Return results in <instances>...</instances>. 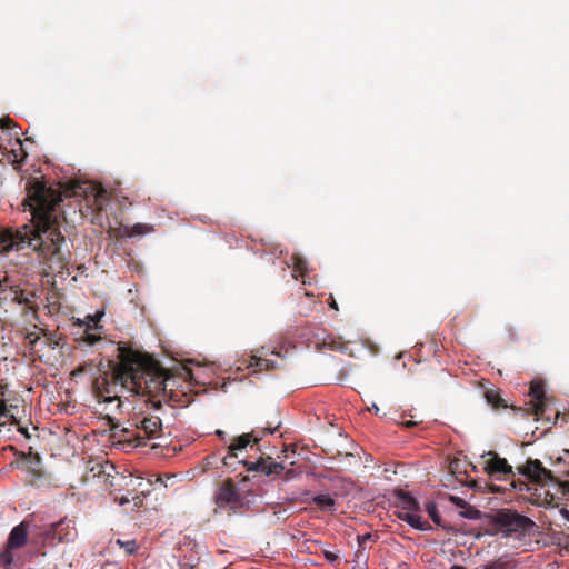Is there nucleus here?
Returning a JSON list of instances; mask_svg holds the SVG:
<instances>
[{
	"label": "nucleus",
	"mask_w": 569,
	"mask_h": 569,
	"mask_svg": "<svg viewBox=\"0 0 569 569\" xmlns=\"http://www.w3.org/2000/svg\"><path fill=\"white\" fill-rule=\"evenodd\" d=\"M27 196L22 201L24 211L31 213V223L17 230H6L0 234L4 251H19L32 248L43 258L47 273L62 276L68 271L71 252L63 249L66 239L60 231L56 207L63 197H71L72 189L62 190V184L48 186L43 178H31L26 186Z\"/></svg>",
	"instance_id": "obj_1"
},
{
	"label": "nucleus",
	"mask_w": 569,
	"mask_h": 569,
	"mask_svg": "<svg viewBox=\"0 0 569 569\" xmlns=\"http://www.w3.org/2000/svg\"><path fill=\"white\" fill-rule=\"evenodd\" d=\"M116 351L119 362L109 361L108 369L96 382L99 403L108 416L121 409L122 391L132 395L141 393L142 379L154 369L153 360L140 351L122 345H119Z\"/></svg>",
	"instance_id": "obj_2"
},
{
	"label": "nucleus",
	"mask_w": 569,
	"mask_h": 569,
	"mask_svg": "<svg viewBox=\"0 0 569 569\" xmlns=\"http://www.w3.org/2000/svg\"><path fill=\"white\" fill-rule=\"evenodd\" d=\"M495 522L506 536L523 535L533 525L532 521L509 509L500 510L495 516Z\"/></svg>",
	"instance_id": "obj_3"
},
{
	"label": "nucleus",
	"mask_w": 569,
	"mask_h": 569,
	"mask_svg": "<svg viewBox=\"0 0 569 569\" xmlns=\"http://www.w3.org/2000/svg\"><path fill=\"white\" fill-rule=\"evenodd\" d=\"M214 503L219 509L237 510L249 503L241 496L232 481H223L214 495Z\"/></svg>",
	"instance_id": "obj_4"
},
{
	"label": "nucleus",
	"mask_w": 569,
	"mask_h": 569,
	"mask_svg": "<svg viewBox=\"0 0 569 569\" xmlns=\"http://www.w3.org/2000/svg\"><path fill=\"white\" fill-rule=\"evenodd\" d=\"M78 327V333L81 332L79 341L89 347H103L112 341L107 340L103 327L100 322H73Z\"/></svg>",
	"instance_id": "obj_5"
},
{
	"label": "nucleus",
	"mask_w": 569,
	"mask_h": 569,
	"mask_svg": "<svg viewBox=\"0 0 569 569\" xmlns=\"http://www.w3.org/2000/svg\"><path fill=\"white\" fill-rule=\"evenodd\" d=\"M27 536L26 522H21L11 530L7 540V547L0 552V565L11 566L14 563L13 550L21 548L26 543Z\"/></svg>",
	"instance_id": "obj_6"
},
{
	"label": "nucleus",
	"mask_w": 569,
	"mask_h": 569,
	"mask_svg": "<svg viewBox=\"0 0 569 569\" xmlns=\"http://www.w3.org/2000/svg\"><path fill=\"white\" fill-rule=\"evenodd\" d=\"M396 497V507H397V516L399 519H403L406 513L412 515L415 512H420V505L415 497L409 495L403 490H397L395 492Z\"/></svg>",
	"instance_id": "obj_7"
},
{
	"label": "nucleus",
	"mask_w": 569,
	"mask_h": 569,
	"mask_svg": "<svg viewBox=\"0 0 569 569\" xmlns=\"http://www.w3.org/2000/svg\"><path fill=\"white\" fill-rule=\"evenodd\" d=\"M522 473L539 483L552 482L555 480L551 471L543 468L541 462L537 459L527 461Z\"/></svg>",
	"instance_id": "obj_8"
},
{
	"label": "nucleus",
	"mask_w": 569,
	"mask_h": 569,
	"mask_svg": "<svg viewBox=\"0 0 569 569\" xmlns=\"http://www.w3.org/2000/svg\"><path fill=\"white\" fill-rule=\"evenodd\" d=\"M486 457H489V460L485 462V470L488 473L513 475L512 467L505 458H500L493 451H485L481 455V458Z\"/></svg>",
	"instance_id": "obj_9"
},
{
	"label": "nucleus",
	"mask_w": 569,
	"mask_h": 569,
	"mask_svg": "<svg viewBox=\"0 0 569 569\" xmlns=\"http://www.w3.org/2000/svg\"><path fill=\"white\" fill-rule=\"evenodd\" d=\"M137 427L140 430L141 433H139V438L143 437L148 439H157L160 436H157L158 431H161L162 423L160 418L158 417H144L141 420L137 422Z\"/></svg>",
	"instance_id": "obj_10"
},
{
	"label": "nucleus",
	"mask_w": 569,
	"mask_h": 569,
	"mask_svg": "<svg viewBox=\"0 0 569 569\" xmlns=\"http://www.w3.org/2000/svg\"><path fill=\"white\" fill-rule=\"evenodd\" d=\"M530 396L532 397L531 410L540 417L545 412V387L541 381H532L530 386Z\"/></svg>",
	"instance_id": "obj_11"
},
{
	"label": "nucleus",
	"mask_w": 569,
	"mask_h": 569,
	"mask_svg": "<svg viewBox=\"0 0 569 569\" xmlns=\"http://www.w3.org/2000/svg\"><path fill=\"white\" fill-rule=\"evenodd\" d=\"M261 436H253L252 433H243L234 439V442L228 447V453L231 458H237V451L246 449L251 441L258 442Z\"/></svg>",
	"instance_id": "obj_12"
},
{
	"label": "nucleus",
	"mask_w": 569,
	"mask_h": 569,
	"mask_svg": "<svg viewBox=\"0 0 569 569\" xmlns=\"http://www.w3.org/2000/svg\"><path fill=\"white\" fill-rule=\"evenodd\" d=\"M16 144H18V149H12L7 154V161L13 166L16 170H19L27 158V152L22 148V142L19 138L16 140Z\"/></svg>",
	"instance_id": "obj_13"
},
{
	"label": "nucleus",
	"mask_w": 569,
	"mask_h": 569,
	"mask_svg": "<svg viewBox=\"0 0 569 569\" xmlns=\"http://www.w3.org/2000/svg\"><path fill=\"white\" fill-rule=\"evenodd\" d=\"M402 521L407 522L412 529L419 531H430L432 527L428 521L423 520L419 512H415L412 515L406 513Z\"/></svg>",
	"instance_id": "obj_14"
},
{
	"label": "nucleus",
	"mask_w": 569,
	"mask_h": 569,
	"mask_svg": "<svg viewBox=\"0 0 569 569\" xmlns=\"http://www.w3.org/2000/svg\"><path fill=\"white\" fill-rule=\"evenodd\" d=\"M312 502L319 507L322 511H333L336 501L329 493H319L312 497Z\"/></svg>",
	"instance_id": "obj_15"
},
{
	"label": "nucleus",
	"mask_w": 569,
	"mask_h": 569,
	"mask_svg": "<svg viewBox=\"0 0 569 569\" xmlns=\"http://www.w3.org/2000/svg\"><path fill=\"white\" fill-rule=\"evenodd\" d=\"M271 367H274V363L271 360L262 359L256 355L250 357L249 363L247 365V368H256L259 371Z\"/></svg>",
	"instance_id": "obj_16"
},
{
	"label": "nucleus",
	"mask_w": 569,
	"mask_h": 569,
	"mask_svg": "<svg viewBox=\"0 0 569 569\" xmlns=\"http://www.w3.org/2000/svg\"><path fill=\"white\" fill-rule=\"evenodd\" d=\"M150 231V227L143 223H137L132 227L126 226L123 234L127 237L142 236Z\"/></svg>",
	"instance_id": "obj_17"
},
{
	"label": "nucleus",
	"mask_w": 569,
	"mask_h": 569,
	"mask_svg": "<svg viewBox=\"0 0 569 569\" xmlns=\"http://www.w3.org/2000/svg\"><path fill=\"white\" fill-rule=\"evenodd\" d=\"M321 552L325 559L331 565L337 563L341 559V555L338 549H331L326 545H321Z\"/></svg>",
	"instance_id": "obj_18"
},
{
	"label": "nucleus",
	"mask_w": 569,
	"mask_h": 569,
	"mask_svg": "<svg viewBox=\"0 0 569 569\" xmlns=\"http://www.w3.org/2000/svg\"><path fill=\"white\" fill-rule=\"evenodd\" d=\"M263 467L264 468L262 470V473L266 476L279 475L284 469V467L281 463L273 461H264Z\"/></svg>",
	"instance_id": "obj_19"
},
{
	"label": "nucleus",
	"mask_w": 569,
	"mask_h": 569,
	"mask_svg": "<svg viewBox=\"0 0 569 569\" xmlns=\"http://www.w3.org/2000/svg\"><path fill=\"white\" fill-rule=\"evenodd\" d=\"M131 485L136 489H140L141 492L144 495L146 492L150 491V487L153 485V481L151 479L144 481L142 478L138 477V478L131 479Z\"/></svg>",
	"instance_id": "obj_20"
},
{
	"label": "nucleus",
	"mask_w": 569,
	"mask_h": 569,
	"mask_svg": "<svg viewBox=\"0 0 569 569\" xmlns=\"http://www.w3.org/2000/svg\"><path fill=\"white\" fill-rule=\"evenodd\" d=\"M426 511L428 512L429 517L433 520L435 523H440V516L436 502L428 501L426 503Z\"/></svg>",
	"instance_id": "obj_21"
},
{
	"label": "nucleus",
	"mask_w": 569,
	"mask_h": 569,
	"mask_svg": "<svg viewBox=\"0 0 569 569\" xmlns=\"http://www.w3.org/2000/svg\"><path fill=\"white\" fill-rule=\"evenodd\" d=\"M486 399L493 407H497V406L501 405V399L499 398V395L497 392H495L493 390H488L486 392Z\"/></svg>",
	"instance_id": "obj_22"
},
{
	"label": "nucleus",
	"mask_w": 569,
	"mask_h": 569,
	"mask_svg": "<svg viewBox=\"0 0 569 569\" xmlns=\"http://www.w3.org/2000/svg\"><path fill=\"white\" fill-rule=\"evenodd\" d=\"M2 419H14V416L11 412V409L8 408L3 401H0V421Z\"/></svg>",
	"instance_id": "obj_23"
},
{
	"label": "nucleus",
	"mask_w": 569,
	"mask_h": 569,
	"mask_svg": "<svg viewBox=\"0 0 569 569\" xmlns=\"http://www.w3.org/2000/svg\"><path fill=\"white\" fill-rule=\"evenodd\" d=\"M118 543H120L124 548L127 553H129V555L134 553L137 550V543L134 540H128V541L118 540Z\"/></svg>",
	"instance_id": "obj_24"
},
{
	"label": "nucleus",
	"mask_w": 569,
	"mask_h": 569,
	"mask_svg": "<svg viewBox=\"0 0 569 569\" xmlns=\"http://www.w3.org/2000/svg\"><path fill=\"white\" fill-rule=\"evenodd\" d=\"M295 269L303 272L307 270V261L301 257H293Z\"/></svg>",
	"instance_id": "obj_25"
},
{
	"label": "nucleus",
	"mask_w": 569,
	"mask_h": 569,
	"mask_svg": "<svg viewBox=\"0 0 569 569\" xmlns=\"http://www.w3.org/2000/svg\"><path fill=\"white\" fill-rule=\"evenodd\" d=\"M263 463H264L263 460H258V461H253V462H247L246 465H247L249 471H257V472L262 473V470L264 468Z\"/></svg>",
	"instance_id": "obj_26"
},
{
	"label": "nucleus",
	"mask_w": 569,
	"mask_h": 569,
	"mask_svg": "<svg viewBox=\"0 0 569 569\" xmlns=\"http://www.w3.org/2000/svg\"><path fill=\"white\" fill-rule=\"evenodd\" d=\"M177 371L184 379H192L193 377L191 369L187 365H181L179 368H177Z\"/></svg>",
	"instance_id": "obj_27"
},
{
	"label": "nucleus",
	"mask_w": 569,
	"mask_h": 569,
	"mask_svg": "<svg viewBox=\"0 0 569 569\" xmlns=\"http://www.w3.org/2000/svg\"><path fill=\"white\" fill-rule=\"evenodd\" d=\"M33 327H34V331L29 332L27 336V339L29 340L30 345H36L40 339L39 333H38V330H39L38 326L34 325ZM40 331H42V329H40Z\"/></svg>",
	"instance_id": "obj_28"
},
{
	"label": "nucleus",
	"mask_w": 569,
	"mask_h": 569,
	"mask_svg": "<svg viewBox=\"0 0 569 569\" xmlns=\"http://www.w3.org/2000/svg\"><path fill=\"white\" fill-rule=\"evenodd\" d=\"M356 462H357V458H356L355 455H352V453L345 455V457H343V465L346 467H351Z\"/></svg>",
	"instance_id": "obj_29"
},
{
	"label": "nucleus",
	"mask_w": 569,
	"mask_h": 569,
	"mask_svg": "<svg viewBox=\"0 0 569 569\" xmlns=\"http://www.w3.org/2000/svg\"><path fill=\"white\" fill-rule=\"evenodd\" d=\"M12 126H16L13 120L9 117L0 119V128L1 129H10Z\"/></svg>",
	"instance_id": "obj_30"
},
{
	"label": "nucleus",
	"mask_w": 569,
	"mask_h": 569,
	"mask_svg": "<svg viewBox=\"0 0 569 569\" xmlns=\"http://www.w3.org/2000/svg\"><path fill=\"white\" fill-rule=\"evenodd\" d=\"M104 316V311H97L94 315H87L83 320H101V318Z\"/></svg>",
	"instance_id": "obj_31"
},
{
	"label": "nucleus",
	"mask_w": 569,
	"mask_h": 569,
	"mask_svg": "<svg viewBox=\"0 0 569 569\" xmlns=\"http://www.w3.org/2000/svg\"><path fill=\"white\" fill-rule=\"evenodd\" d=\"M370 540H372V535L371 533H365V535L358 536V543H359V546H362L367 541H370Z\"/></svg>",
	"instance_id": "obj_32"
},
{
	"label": "nucleus",
	"mask_w": 569,
	"mask_h": 569,
	"mask_svg": "<svg viewBox=\"0 0 569 569\" xmlns=\"http://www.w3.org/2000/svg\"><path fill=\"white\" fill-rule=\"evenodd\" d=\"M560 515L562 516L563 519H566L567 521H569V510L567 509H561L560 510Z\"/></svg>",
	"instance_id": "obj_33"
},
{
	"label": "nucleus",
	"mask_w": 569,
	"mask_h": 569,
	"mask_svg": "<svg viewBox=\"0 0 569 569\" xmlns=\"http://www.w3.org/2000/svg\"><path fill=\"white\" fill-rule=\"evenodd\" d=\"M54 308H56L54 305H52V306H50V305L44 306V309L48 310V315L51 316V317L54 315L53 311H52Z\"/></svg>",
	"instance_id": "obj_34"
},
{
	"label": "nucleus",
	"mask_w": 569,
	"mask_h": 569,
	"mask_svg": "<svg viewBox=\"0 0 569 569\" xmlns=\"http://www.w3.org/2000/svg\"><path fill=\"white\" fill-rule=\"evenodd\" d=\"M451 501L458 506H460L463 501L459 497H451Z\"/></svg>",
	"instance_id": "obj_35"
},
{
	"label": "nucleus",
	"mask_w": 569,
	"mask_h": 569,
	"mask_svg": "<svg viewBox=\"0 0 569 569\" xmlns=\"http://www.w3.org/2000/svg\"><path fill=\"white\" fill-rule=\"evenodd\" d=\"M561 487H562V490L566 492V493H569V482H562L561 483Z\"/></svg>",
	"instance_id": "obj_36"
},
{
	"label": "nucleus",
	"mask_w": 569,
	"mask_h": 569,
	"mask_svg": "<svg viewBox=\"0 0 569 569\" xmlns=\"http://www.w3.org/2000/svg\"><path fill=\"white\" fill-rule=\"evenodd\" d=\"M330 299H331L330 307L337 310V309H338V306H337L336 300L332 298V296H330Z\"/></svg>",
	"instance_id": "obj_37"
},
{
	"label": "nucleus",
	"mask_w": 569,
	"mask_h": 569,
	"mask_svg": "<svg viewBox=\"0 0 569 569\" xmlns=\"http://www.w3.org/2000/svg\"><path fill=\"white\" fill-rule=\"evenodd\" d=\"M369 410H373L375 413H377V415L379 413V407L376 403H372L371 408H369Z\"/></svg>",
	"instance_id": "obj_38"
},
{
	"label": "nucleus",
	"mask_w": 569,
	"mask_h": 569,
	"mask_svg": "<svg viewBox=\"0 0 569 569\" xmlns=\"http://www.w3.org/2000/svg\"><path fill=\"white\" fill-rule=\"evenodd\" d=\"M129 501H130V500H129L128 498H121V499H120V501H119V503H120L121 506H124V505L129 503Z\"/></svg>",
	"instance_id": "obj_39"
},
{
	"label": "nucleus",
	"mask_w": 569,
	"mask_h": 569,
	"mask_svg": "<svg viewBox=\"0 0 569 569\" xmlns=\"http://www.w3.org/2000/svg\"><path fill=\"white\" fill-rule=\"evenodd\" d=\"M216 433H217V436H219L220 438H222L224 440V432L222 430H217Z\"/></svg>",
	"instance_id": "obj_40"
},
{
	"label": "nucleus",
	"mask_w": 569,
	"mask_h": 569,
	"mask_svg": "<svg viewBox=\"0 0 569 569\" xmlns=\"http://www.w3.org/2000/svg\"><path fill=\"white\" fill-rule=\"evenodd\" d=\"M154 482H156V483H161V485H163L164 487H167V485H166V483H163V481H162V479H161L160 477H157V478L154 479Z\"/></svg>",
	"instance_id": "obj_41"
},
{
	"label": "nucleus",
	"mask_w": 569,
	"mask_h": 569,
	"mask_svg": "<svg viewBox=\"0 0 569 569\" xmlns=\"http://www.w3.org/2000/svg\"><path fill=\"white\" fill-rule=\"evenodd\" d=\"M450 569H466V568L462 566H459V565H453L450 567Z\"/></svg>",
	"instance_id": "obj_42"
},
{
	"label": "nucleus",
	"mask_w": 569,
	"mask_h": 569,
	"mask_svg": "<svg viewBox=\"0 0 569 569\" xmlns=\"http://www.w3.org/2000/svg\"><path fill=\"white\" fill-rule=\"evenodd\" d=\"M463 516L468 519H473L475 517L471 513H463Z\"/></svg>",
	"instance_id": "obj_43"
},
{
	"label": "nucleus",
	"mask_w": 569,
	"mask_h": 569,
	"mask_svg": "<svg viewBox=\"0 0 569 569\" xmlns=\"http://www.w3.org/2000/svg\"><path fill=\"white\" fill-rule=\"evenodd\" d=\"M136 502H134V506L138 507L139 506V502H140V498L139 497H136L134 498Z\"/></svg>",
	"instance_id": "obj_44"
},
{
	"label": "nucleus",
	"mask_w": 569,
	"mask_h": 569,
	"mask_svg": "<svg viewBox=\"0 0 569 569\" xmlns=\"http://www.w3.org/2000/svg\"><path fill=\"white\" fill-rule=\"evenodd\" d=\"M264 431L268 433H273V429H271V428H264Z\"/></svg>",
	"instance_id": "obj_45"
},
{
	"label": "nucleus",
	"mask_w": 569,
	"mask_h": 569,
	"mask_svg": "<svg viewBox=\"0 0 569 569\" xmlns=\"http://www.w3.org/2000/svg\"><path fill=\"white\" fill-rule=\"evenodd\" d=\"M168 381H169V377L168 376H163V382H164L166 386H167Z\"/></svg>",
	"instance_id": "obj_46"
},
{
	"label": "nucleus",
	"mask_w": 569,
	"mask_h": 569,
	"mask_svg": "<svg viewBox=\"0 0 569 569\" xmlns=\"http://www.w3.org/2000/svg\"><path fill=\"white\" fill-rule=\"evenodd\" d=\"M70 320H77V321H80L81 319L80 318H76V317H71Z\"/></svg>",
	"instance_id": "obj_47"
},
{
	"label": "nucleus",
	"mask_w": 569,
	"mask_h": 569,
	"mask_svg": "<svg viewBox=\"0 0 569 569\" xmlns=\"http://www.w3.org/2000/svg\"><path fill=\"white\" fill-rule=\"evenodd\" d=\"M557 461H558V462H562V458H561V457H559V458L557 459Z\"/></svg>",
	"instance_id": "obj_48"
},
{
	"label": "nucleus",
	"mask_w": 569,
	"mask_h": 569,
	"mask_svg": "<svg viewBox=\"0 0 569 569\" xmlns=\"http://www.w3.org/2000/svg\"><path fill=\"white\" fill-rule=\"evenodd\" d=\"M565 452H566L567 455H569V450H566Z\"/></svg>",
	"instance_id": "obj_49"
}]
</instances>
